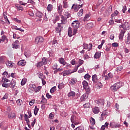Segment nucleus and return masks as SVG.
I'll return each instance as SVG.
<instances>
[{"mask_svg": "<svg viewBox=\"0 0 130 130\" xmlns=\"http://www.w3.org/2000/svg\"><path fill=\"white\" fill-rule=\"evenodd\" d=\"M121 86L120 85V83L118 82L116 83H115L113 85H112L111 86V91H113V92H116L120 88Z\"/></svg>", "mask_w": 130, "mask_h": 130, "instance_id": "1", "label": "nucleus"}, {"mask_svg": "<svg viewBox=\"0 0 130 130\" xmlns=\"http://www.w3.org/2000/svg\"><path fill=\"white\" fill-rule=\"evenodd\" d=\"M63 28V25L62 23H57V26L55 28L57 33H60Z\"/></svg>", "mask_w": 130, "mask_h": 130, "instance_id": "2", "label": "nucleus"}, {"mask_svg": "<svg viewBox=\"0 0 130 130\" xmlns=\"http://www.w3.org/2000/svg\"><path fill=\"white\" fill-rule=\"evenodd\" d=\"M72 26L74 29H78L80 27V22L78 20H75L72 23Z\"/></svg>", "mask_w": 130, "mask_h": 130, "instance_id": "3", "label": "nucleus"}, {"mask_svg": "<svg viewBox=\"0 0 130 130\" xmlns=\"http://www.w3.org/2000/svg\"><path fill=\"white\" fill-rule=\"evenodd\" d=\"M43 41H44V39L41 36L37 37L35 39V43L36 44H38L39 42H43Z\"/></svg>", "mask_w": 130, "mask_h": 130, "instance_id": "4", "label": "nucleus"}, {"mask_svg": "<svg viewBox=\"0 0 130 130\" xmlns=\"http://www.w3.org/2000/svg\"><path fill=\"white\" fill-rule=\"evenodd\" d=\"M82 85L83 87L87 91H90V87H89V84L85 80L83 81L82 82Z\"/></svg>", "mask_w": 130, "mask_h": 130, "instance_id": "5", "label": "nucleus"}, {"mask_svg": "<svg viewBox=\"0 0 130 130\" xmlns=\"http://www.w3.org/2000/svg\"><path fill=\"white\" fill-rule=\"evenodd\" d=\"M77 78H73L71 79V81L69 82V84L71 86H74V85H76V83H77Z\"/></svg>", "mask_w": 130, "mask_h": 130, "instance_id": "6", "label": "nucleus"}, {"mask_svg": "<svg viewBox=\"0 0 130 130\" xmlns=\"http://www.w3.org/2000/svg\"><path fill=\"white\" fill-rule=\"evenodd\" d=\"M92 80L94 84H97V82H98V77H97V75L94 74L92 75Z\"/></svg>", "mask_w": 130, "mask_h": 130, "instance_id": "7", "label": "nucleus"}, {"mask_svg": "<svg viewBox=\"0 0 130 130\" xmlns=\"http://www.w3.org/2000/svg\"><path fill=\"white\" fill-rule=\"evenodd\" d=\"M12 46L13 48H15L16 49H18L19 47V41H15V42L12 45Z\"/></svg>", "mask_w": 130, "mask_h": 130, "instance_id": "8", "label": "nucleus"}, {"mask_svg": "<svg viewBox=\"0 0 130 130\" xmlns=\"http://www.w3.org/2000/svg\"><path fill=\"white\" fill-rule=\"evenodd\" d=\"M24 120L26 122L28 126H30V121L29 120V116L27 115V114H25L24 115Z\"/></svg>", "mask_w": 130, "mask_h": 130, "instance_id": "9", "label": "nucleus"}, {"mask_svg": "<svg viewBox=\"0 0 130 130\" xmlns=\"http://www.w3.org/2000/svg\"><path fill=\"white\" fill-rule=\"evenodd\" d=\"M9 87L12 89H14L16 87V81L14 80H12L10 83Z\"/></svg>", "mask_w": 130, "mask_h": 130, "instance_id": "10", "label": "nucleus"}, {"mask_svg": "<svg viewBox=\"0 0 130 130\" xmlns=\"http://www.w3.org/2000/svg\"><path fill=\"white\" fill-rule=\"evenodd\" d=\"M61 23H59V24H62V25H64L67 23V18L64 17L63 15L61 17Z\"/></svg>", "mask_w": 130, "mask_h": 130, "instance_id": "11", "label": "nucleus"}, {"mask_svg": "<svg viewBox=\"0 0 130 130\" xmlns=\"http://www.w3.org/2000/svg\"><path fill=\"white\" fill-rule=\"evenodd\" d=\"M63 77H66L67 75H71L73 72H71V70H66L62 72Z\"/></svg>", "mask_w": 130, "mask_h": 130, "instance_id": "12", "label": "nucleus"}, {"mask_svg": "<svg viewBox=\"0 0 130 130\" xmlns=\"http://www.w3.org/2000/svg\"><path fill=\"white\" fill-rule=\"evenodd\" d=\"M124 33H125V30H121L119 36V39H122L123 36H124Z\"/></svg>", "mask_w": 130, "mask_h": 130, "instance_id": "13", "label": "nucleus"}, {"mask_svg": "<svg viewBox=\"0 0 130 130\" xmlns=\"http://www.w3.org/2000/svg\"><path fill=\"white\" fill-rule=\"evenodd\" d=\"M47 10L48 12H51L53 10V5L52 4H49L47 6Z\"/></svg>", "mask_w": 130, "mask_h": 130, "instance_id": "14", "label": "nucleus"}, {"mask_svg": "<svg viewBox=\"0 0 130 130\" xmlns=\"http://www.w3.org/2000/svg\"><path fill=\"white\" fill-rule=\"evenodd\" d=\"M18 66H21V67H24L26 64V61L24 60L19 61L18 63Z\"/></svg>", "mask_w": 130, "mask_h": 130, "instance_id": "15", "label": "nucleus"}, {"mask_svg": "<svg viewBox=\"0 0 130 130\" xmlns=\"http://www.w3.org/2000/svg\"><path fill=\"white\" fill-rule=\"evenodd\" d=\"M71 121L72 122V123H76V122L77 121V118L76 117V116L72 115L71 116Z\"/></svg>", "mask_w": 130, "mask_h": 130, "instance_id": "16", "label": "nucleus"}, {"mask_svg": "<svg viewBox=\"0 0 130 130\" xmlns=\"http://www.w3.org/2000/svg\"><path fill=\"white\" fill-rule=\"evenodd\" d=\"M59 62L61 63V64H63V66H66V64H67V62H66V60H64L63 58H59Z\"/></svg>", "mask_w": 130, "mask_h": 130, "instance_id": "17", "label": "nucleus"}, {"mask_svg": "<svg viewBox=\"0 0 130 130\" xmlns=\"http://www.w3.org/2000/svg\"><path fill=\"white\" fill-rule=\"evenodd\" d=\"M6 64L7 67H9V68H13L14 67V63L12 62V61H8L6 62Z\"/></svg>", "mask_w": 130, "mask_h": 130, "instance_id": "18", "label": "nucleus"}, {"mask_svg": "<svg viewBox=\"0 0 130 130\" xmlns=\"http://www.w3.org/2000/svg\"><path fill=\"white\" fill-rule=\"evenodd\" d=\"M100 110H99V108L96 107L92 109V111L93 113H95V114H97L98 113H99V111Z\"/></svg>", "mask_w": 130, "mask_h": 130, "instance_id": "19", "label": "nucleus"}, {"mask_svg": "<svg viewBox=\"0 0 130 130\" xmlns=\"http://www.w3.org/2000/svg\"><path fill=\"white\" fill-rule=\"evenodd\" d=\"M100 56H101V52H96L94 54V58H100Z\"/></svg>", "mask_w": 130, "mask_h": 130, "instance_id": "20", "label": "nucleus"}, {"mask_svg": "<svg viewBox=\"0 0 130 130\" xmlns=\"http://www.w3.org/2000/svg\"><path fill=\"white\" fill-rule=\"evenodd\" d=\"M6 58L5 56H2L0 57V63H5Z\"/></svg>", "mask_w": 130, "mask_h": 130, "instance_id": "21", "label": "nucleus"}, {"mask_svg": "<svg viewBox=\"0 0 130 130\" xmlns=\"http://www.w3.org/2000/svg\"><path fill=\"white\" fill-rule=\"evenodd\" d=\"M36 17H38V18H42L43 17V14L41 13L40 11H37L36 13Z\"/></svg>", "mask_w": 130, "mask_h": 130, "instance_id": "22", "label": "nucleus"}, {"mask_svg": "<svg viewBox=\"0 0 130 130\" xmlns=\"http://www.w3.org/2000/svg\"><path fill=\"white\" fill-rule=\"evenodd\" d=\"M73 35V30H72V28L69 27L68 28V36H69V37H72Z\"/></svg>", "mask_w": 130, "mask_h": 130, "instance_id": "23", "label": "nucleus"}, {"mask_svg": "<svg viewBox=\"0 0 130 130\" xmlns=\"http://www.w3.org/2000/svg\"><path fill=\"white\" fill-rule=\"evenodd\" d=\"M76 96V92L75 91H70L68 93V97H75Z\"/></svg>", "mask_w": 130, "mask_h": 130, "instance_id": "24", "label": "nucleus"}, {"mask_svg": "<svg viewBox=\"0 0 130 130\" xmlns=\"http://www.w3.org/2000/svg\"><path fill=\"white\" fill-rule=\"evenodd\" d=\"M8 117L9 118H16V114L15 113H9L8 114Z\"/></svg>", "mask_w": 130, "mask_h": 130, "instance_id": "25", "label": "nucleus"}, {"mask_svg": "<svg viewBox=\"0 0 130 130\" xmlns=\"http://www.w3.org/2000/svg\"><path fill=\"white\" fill-rule=\"evenodd\" d=\"M86 98H87V95L83 94L80 98L81 101H86Z\"/></svg>", "mask_w": 130, "mask_h": 130, "instance_id": "26", "label": "nucleus"}, {"mask_svg": "<svg viewBox=\"0 0 130 130\" xmlns=\"http://www.w3.org/2000/svg\"><path fill=\"white\" fill-rule=\"evenodd\" d=\"M93 26L94 25H93L92 23H89L86 24V27L88 29H91V28H93Z\"/></svg>", "mask_w": 130, "mask_h": 130, "instance_id": "27", "label": "nucleus"}, {"mask_svg": "<svg viewBox=\"0 0 130 130\" xmlns=\"http://www.w3.org/2000/svg\"><path fill=\"white\" fill-rule=\"evenodd\" d=\"M63 8H64V9L69 8V4H68V2H67V1H63Z\"/></svg>", "mask_w": 130, "mask_h": 130, "instance_id": "28", "label": "nucleus"}, {"mask_svg": "<svg viewBox=\"0 0 130 130\" xmlns=\"http://www.w3.org/2000/svg\"><path fill=\"white\" fill-rule=\"evenodd\" d=\"M71 9L73 10H74V12H78V11L79 10V9H78V8L77 7V6H76V5L74 4Z\"/></svg>", "mask_w": 130, "mask_h": 130, "instance_id": "29", "label": "nucleus"}, {"mask_svg": "<svg viewBox=\"0 0 130 130\" xmlns=\"http://www.w3.org/2000/svg\"><path fill=\"white\" fill-rule=\"evenodd\" d=\"M2 81L3 83H8V82L10 81L9 79H7V77H6V76H4L3 77Z\"/></svg>", "mask_w": 130, "mask_h": 130, "instance_id": "30", "label": "nucleus"}, {"mask_svg": "<svg viewBox=\"0 0 130 130\" xmlns=\"http://www.w3.org/2000/svg\"><path fill=\"white\" fill-rule=\"evenodd\" d=\"M95 84H96L98 85V89H100L103 87V85H102L101 82H97V83Z\"/></svg>", "mask_w": 130, "mask_h": 130, "instance_id": "31", "label": "nucleus"}, {"mask_svg": "<svg viewBox=\"0 0 130 130\" xmlns=\"http://www.w3.org/2000/svg\"><path fill=\"white\" fill-rule=\"evenodd\" d=\"M38 111H39V108H38L37 106H36L35 107L34 111L35 115H37V113H38Z\"/></svg>", "mask_w": 130, "mask_h": 130, "instance_id": "32", "label": "nucleus"}, {"mask_svg": "<svg viewBox=\"0 0 130 130\" xmlns=\"http://www.w3.org/2000/svg\"><path fill=\"white\" fill-rule=\"evenodd\" d=\"M56 91V86H54L52 87V88L50 89V92L52 94L53 93H54Z\"/></svg>", "mask_w": 130, "mask_h": 130, "instance_id": "33", "label": "nucleus"}, {"mask_svg": "<svg viewBox=\"0 0 130 130\" xmlns=\"http://www.w3.org/2000/svg\"><path fill=\"white\" fill-rule=\"evenodd\" d=\"M16 103L17 105H18V106H21V105L23 104V101L21 100H18L17 101H16Z\"/></svg>", "mask_w": 130, "mask_h": 130, "instance_id": "34", "label": "nucleus"}, {"mask_svg": "<svg viewBox=\"0 0 130 130\" xmlns=\"http://www.w3.org/2000/svg\"><path fill=\"white\" fill-rule=\"evenodd\" d=\"M89 15L86 14L85 17H84L83 21L84 22H87V21H89Z\"/></svg>", "mask_w": 130, "mask_h": 130, "instance_id": "35", "label": "nucleus"}, {"mask_svg": "<svg viewBox=\"0 0 130 130\" xmlns=\"http://www.w3.org/2000/svg\"><path fill=\"white\" fill-rule=\"evenodd\" d=\"M84 10L83 9L80 10V11L77 13V16L79 17H82L83 16V12Z\"/></svg>", "mask_w": 130, "mask_h": 130, "instance_id": "36", "label": "nucleus"}, {"mask_svg": "<svg viewBox=\"0 0 130 130\" xmlns=\"http://www.w3.org/2000/svg\"><path fill=\"white\" fill-rule=\"evenodd\" d=\"M90 123L91 125H94L96 123V121H95V119L94 118L91 117V119L90 120Z\"/></svg>", "mask_w": 130, "mask_h": 130, "instance_id": "37", "label": "nucleus"}, {"mask_svg": "<svg viewBox=\"0 0 130 130\" xmlns=\"http://www.w3.org/2000/svg\"><path fill=\"white\" fill-rule=\"evenodd\" d=\"M127 39L126 42V44H129L130 45V34H127Z\"/></svg>", "mask_w": 130, "mask_h": 130, "instance_id": "38", "label": "nucleus"}, {"mask_svg": "<svg viewBox=\"0 0 130 130\" xmlns=\"http://www.w3.org/2000/svg\"><path fill=\"white\" fill-rule=\"evenodd\" d=\"M44 64L42 61H40L37 63V68H41V67H42V66H44Z\"/></svg>", "mask_w": 130, "mask_h": 130, "instance_id": "39", "label": "nucleus"}, {"mask_svg": "<svg viewBox=\"0 0 130 130\" xmlns=\"http://www.w3.org/2000/svg\"><path fill=\"white\" fill-rule=\"evenodd\" d=\"M84 108H90V103H87L83 105Z\"/></svg>", "mask_w": 130, "mask_h": 130, "instance_id": "40", "label": "nucleus"}, {"mask_svg": "<svg viewBox=\"0 0 130 130\" xmlns=\"http://www.w3.org/2000/svg\"><path fill=\"white\" fill-rule=\"evenodd\" d=\"M64 15L66 16L67 19L71 17V13L68 12H65Z\"/></svg>", "mask_w": 130, "mask_h": 130, "instance_id": "41", "label": "nucleus"}, {"mask_svg": "<svg viewBox=\"0 0 130 130\" xmlns=\"http://www.w3.org/2000/svg\"><path fill=\"white\" fill-rule=\"evenodd\" d=\"M90 78H91V76H90L89 74H86L84 76V79H85V80H89V79H90Z\"/></svg>", "mask_w": 130, "mask_h": 130, "instance_id": "42", "label": "nucleus"}, {"mask_svg": "<svg viewBox=\"0 0 130 130\" xmlns=\"http://www.w3.org/2000/svg\"><path fill=\"white\" fill-rule=\"evenodd\" d=\"M3 76H6L7 78H10L11 77V75H9V73H8V72H4L3 73Z\"/></svg>", "mask_w": 130, "mask_h": 130, "instance_id": "43", "label": "nucleus"}, {"mask_svg": "<svg viewBox=\"0 0 130 130\" xmlns=\"http://www.w3.org/2000/svg\"><path fill=\"white\" fill-rule=\"evenodd\" d=\"M4 18L5 19V20L6 21V23H7V24L8 25H10V20H9V19H8V17L6 16H4Z\"/></svg>", "mask_w": 130, "mask_h": 130, "instance_id": "44", "label": "nucleus"}, {"mask_svg": "<svg viewBox=\"0 0 130 130\" xmlns=\"http://www.w3.org/2000/svg\"><path fill=\"white\" fill-rule=\"evenodd\" d=\"M85 128L83 126H79L76 128V130H84Z\"/></svg>", "mask_w": 130, "mask_h": 130, "instance_id": "45", "label": "nucleus"}, {"mask_svg": "<svg viewBox=\"0 0 130 130\" xmlns=\"http://www.w3.org/2000/svg\"><path fill=\"white\" fill-rule=\"evenodd\" d=\"M89 45L87 44H83V49H88Z\"/></svg>", "mask_w": 130, "mask_h": 130, "instance_id": "46", "label": "nucleus"}, {"mask_svg": "<svg viewBox=\"0 0 130 130\" xmlns=\"http://www.w3.org/2000/svg\"><path fill=\"white\" fill-rule=\"evenodd\" d=\"M18 11H23V9L22 7L20 6V5H17L16 6Z\"/></svg>", "mask_w": 130, "mask_h": 130, "instance_id": "47", "label": "nucleus"}, {"mask_svg": "<svg viewBox=\"0 0 130 130\" xmlns=\"http://www.w3.org/2000/svg\"><path fill=\"white\" fill-rule=\"evenodd\" d=\"M8 97H9L8 94H5L4 96L2 98V100H5V99H8Z\"/></svg>", "mask_w": 130, "mask_h": 130, "instance_id": "48", "label": "nucleus"}, {"mask_svg": "<svg viewBox=\"0 0 130 130\" xmlns=\"http://www.w3.org/2000/svg\"><path fill=\"white\" fill-rule=\"evenodd\" d=\"M41 86H38L36 89H35V91L36 92V93H37V92H39L41 89Z\"/></svg>", "mask_w": 130, "mask_h": 130, "instance_id": "49", "label": "nucleus"}, {"mask_svg": "<svg viewBox=\"0 0 130 130\" xmlns=\"http://www.w3.org/2000/svg\"><path fill=\"white\" fill-rule=\"evenodd\" d=\"M2 86H3L4 88H8V87H10V85L8 83H3L2 84Z\"/></svg>", "mask_w": 130, "mask_h": 130, "instance_id": "50", "label": "nucleus"}, {"mask_svg": "<svg viewBox=\"0 0 130 130\" xmlns=\"http://www.w3.org/2000/svg\"><path fill=\"white\" fill-rule=\"evenodd\" d=\"M41 61L44 63V64H46V63H47L46 58H45V57L43 58Z\"/></svg>", "mask_w": 130, "mask_h": 130, "instance_id": "51", "label": "nucleus"}, {"mask_svg": "<svg viewBox=\"0 0 130 130\" xmlns=\"http://www.w3.org/2000/svg\"><path fill=\"white\" fill-rule=\"evenodd\" d=\"M63 87H64V85H63V83H60L58 86V88H59V89H62Z\"/></svg>", "mask_w": 130, "mask_h": 130, "instance_id": "52", "label": "nucleus"}, {"mask_svg": "<svg viewBox=\"0 0 130 130\" xmlns=\"http://www.w3.org/2000/svg\"><path fill=\"white\" fill-rule=\"evenodd\" d=\"M47 102V100L45 98H43L41 101V103H46Z\"/></svg>", "mask_w": 130, "mask_h": 130, "instance_id": "53", "label": "nucleus"}, {"mask_svg": "<svg viewBox=\"0 0 130 130\" xmlns=\"http://www.w3.org/2000/svg\"><path fill=\"white\" fill-rule=\"evenodd\" d=\"M46 96L48 99H51L52 98V96L50 95L49 93H47Z\"/></svg>", "mask_w": 130, "mask_h": 130, "instance_id": "54", "label": "nucleus"}, {"mask_svg": "<svg viewBox=\"0 0 130 130\" xmlns=\"http://www.w3.org/2000/svg\"><path fill=\"white\" fill-rule=\"evenodd\" d=\"M112 46H113V47H117L118 46V43H113L112 44Z\"/></svg>", "mask_w": 130, "mask_h": 130, "instance_id": "55", "label": "nucleus"}, {"mask_svg": "<svg viewBox=\"0 0 130 130\" xmlns=\"http://www.w3.org/2000/svg\"><path fill=\"white\" fill-rule=\"evenodd\" d=\"M89 48L88 49L87 51H90L91 49H92V47H93V45L91 43H89Z\"/></svg>", "mask_w": 130, "mask_h": 130, "instance_id": "56", "label": "nucleus"}, {"mask_svg": "<svg viewBox=\"0 0 130 130\" xmlns=\"http://www.w3.org/2000/svg\"><path fill=\"white\" fill-rule=\"evenodd\" d=\"M6 36H3L2 37V39H0V42L2 41H3V42L5 41V40H6Z\"/></svg>", "mask_w": 130, "mask_h": 130, "instance_id": "57", "label": "nucleus"}, {"mask_svg": "<svg viewBox=\"0 0 130 130\" xmlns=\"http://www.w3.org/2000/svg\"><path fill=\"white\" fill-rule=\"evenodd\" d=\"M26 81L25 80V79H22L21 82V85L22 86H24V85H25V84H26Z\"/></svg>", "mask_w": 130, "mask_h": 130, "instance_id": "58", "label": "nucleus"}, {"mask_svg": "<svg viewBox=\"0 0 130 130\" xmlns=\"http://www.w3.org/2000/svg\"><path fill=\"white\" fill-rule=\"evenodd\" d=\"M53 70H57V63H54L53 66Z\"/></svg>", "mask_w": 130, "mask_h": 130, "instance_id": "59", "label": "nucleus"}, {"mask_svg": "<svg viewBox=\"0 0 130 130\" xmlns=\"http://www.w3.org/2000/svg\"><path fill=\"white\" fill-rule=\"evenodd\" d=\"M78 62H79V66H82V64L84 63V60L82 59H79Z\"/></svg>", "mask_w": 130, "mask_h": 130, "instance_id": "60", "label": "nucleus"}, {"mask_svg": "<svg viewBox=\"0 0 130 130\" xmlns=\"http://www.w3.org/2000/svg\"><path fill=\"white\" fill-rule=\"evenodd\" d=\"M54 117V115H53V114L51 113L49 115V117L50 119H52V118H53Z\"/></svg>", "mask_w": 130, "mask_h": 130, "instance_id": "61", "label": "nucleus"}, {"mask_svg": "<svg viewBox=\"0 0 130 130\" xmlns=\"http://www.w3.org/2000/svg\"><path fill=\"white\" fill-rule=\"evenodd\" d=\"M77 31H78V28H74L73 30V35H76V34H77Z\"/></svg>", "mask_w": 130, "mask_h": 130, "instance_id": "62", "label": "nucleus"}, {"mask_svg": "<svg viewBox=\"0 0 130 130\" xmlns=\"http://www.w3.org/2000/svg\"><path fill=\"white\" fill-rule=\"evenodd\" d=\"M102 3H103V0H99L98 2L97 6H100Z\"/></svg>", "mask_w": 130, "mask_h": 130, "instance_id": "63", "label": "nucleus"}, {"mask_svg": "<svg viewBox=\"0 0 130 130\" xmlns=\"http://www.w3.org/2000/svg\"><path fill=\"white\" fill-rule=\"evenodd\" d=\"M121 70H122V67H118L116 68L117 72H120Z\"/></svg>", "mask_w": 130, "mask_h": 130, "instance_id": "64", "label": "nucleus"}]
</instances>
